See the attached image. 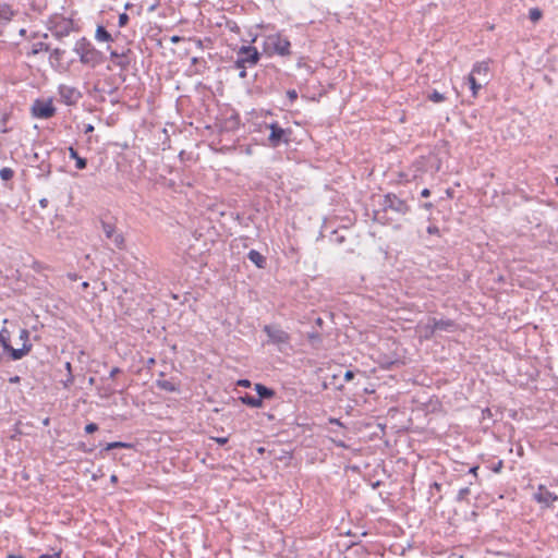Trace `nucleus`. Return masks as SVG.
Instances as JSON below:
<instances>
[{
	"label": "nucleus",
	"mask_w": 558,
	"mask_h": 558,
	"mask_svg": "<svg viewBox=\"0 0 558 558\" xmlns=\"http://www.w3.org/2000/svg\"><path fill=\"white\" fill-rule=\"evenodd\" d=\"M94 131V125L92 124H86L85 128H84V133L85 134H88V133H92Z\"/></svg>",
	"instance_id": "obj_44"
},
{
	"label": "nucleus",
	"mask_w": 558,
	"mask_h": 558,
	"mask_svg": "<svg viewBox=\"0 0 558 558\" xmlns=\"http://www.w3.org/2000/svg\"><path fill=\"white\" fill-rule=\"evenodd\" d=\"M427 232L429 234H438L439 233V229H438L437 226L432 225V226L427 227Z\"/></svg>",
	"instance_id": "obj_41"
},
{
	"label": "nucleus",
	"mask_w": 558,
	"mask_h": 558,
	"mask_svg": "<svg viewBox=\"0 0 558 558\" xmlns=\"http://www.w3.org/2000/svg\"><path fill=\"white\" fill-rule=\"evenodd\" d=\"M227 27H228L231 32H233V33H236V34H239V33H240V26H239V25H238V23H236V22H234V21H228V22H227Z\"/></svg>",
	"instance_id": "obj_34"
},
{
	"label": "nucleus",
	"mask_w": 558,
	"mask_h": 558,
	"mask_svg": "<svg viewBox=\"0 0 558 558\" xmlns=\"http://www.w3.org/2000/svg\"><path fill=\"white\" fill-rule=\"evenodd\" d=\"M534 499L545 507H551L558 500V496L549 492L544 485H539L534 494Z\"/></svg>",
	"instance_id": "obj_12"
},
{
	"label": "nucleus",
	"mask_w": 558,
	"mask_h": 558,
	"mask_svg": "<svg viewBox=\"0 0 558 558\" xmlns=\"http://www.w3.org/2000/svg\"><path fill=\"white\" fill-rule=\"evenodd\" d=\"M14 175V171L11 169V168H2L0 170V178L3 180V181H9L13 178Z\"/></svg>",
	"instance_id": "obj_28"
},
{
	"label": "nucleus",
	"mask_w": 558,
	"mask_h": 558,
	"mask_svg": "<svg viewBox=\"0 0 558 558\" xmlns=\"http://www.w3.org/2000/svg\"><path fill=\"white\" fill-rule=\"evenodd\" d=\"M14 16V11L9 4H0V19L4 21H11Z\"/></svg>",
	"instance_id": "obj_23"
},
{
	"label": "nucleus",
	"mask_w": 558,
	"mask_h": 558,
	"mask_svg": "<svg viewBox=\"0 0 558 558\" xmlns=\"http://www.w3.org/2000/svg\"><path fill=\"white\" fill-rule=\"evenodd\" d=\"M255 390L258 395V398L263 401L264 399H271L275 396V390L266 387L263 384H255Z\"/></svg>",
	"instance_id": "obj_18"
},
{
	"label": "nucleus",
	"mask_w": 558,
	"mask_h": 558,
	"mask_svg": "<svg viewBox=\"0 0 558 558\" xmlns=\"http://www.w3.org/2000/svg\"><path fill=\"white\" fill-rule=\"evenodd\" d=\"M98 430V425L96 423H89L85 426V432L87 434H92Z\"/></svg>",
	"instance_id": "obj_35"
},
{
	"label": "nucleus",
	"mask_w": 558,
	"mask_h": 558,
	"mask_svg": "<svg viewBox=\"0 0 558 558\" xmlns=\"http://www.w3.org/2000/svg\"><path fill=\"white\" fill-rule=\"evenodd\" d=\"M260 54L253 46H242L236 52L235 68L246 69L258 63Z\"/></svg>",
	"instance_id": "obj_4"
},
{
	"label": "nucleus",
	"mask_w": 558,
	"mask_h": 558,
	"mask_svg": "<svg viewBox=\"0 0 558 558\" xmlns=\"http://www.w3.org/2000/svg\"><path fill=\"white\" fill-rule=\"evenodd\" d=\"M427 98H428L430 101L436 102V104H437V102H442V101L446 99L445 95H444V94H441V93H439V92H437V90H433V92L427 96Z\"/></svg>",
	"instance_id": "obj_26"
},
{
	"label": "nucleus",
	"mask_w": 558,
	"mask_h": 558,
	"mask_svg": "<svg viewBox=\"0 0 558 558\" xmlns=\"http://www.w3.org/2000/svg\"><path fill=\"white\" fill-rule=\"evenodd\" d=\"M69 155L70 158L75 160L76 169L83 170L87 167V160L83 157H80L77 151L72 146L69 147Z\"/></svg>",
	"instance_id": "obj_20"
},
{
	"label": "nucleus",
	"mask_w": 558,
	"mask_h": 558,
	"mask_svg": "<svg viewBox=\"0 0 558 558\" xmlns=\"http://www.w3.org/2000/svg\"><path fill=\"white\" fill-rule=\"evenodd\" d=\"M120 373H121V369L119 367H113L109 373V378H114Z\"/></svg>",
	"instance_id": "obj_42"
},
{
	"label": "nucleus",
	"mask_w": 558,
	"mask_h": 558,
	"mask_svg": "<svg viewBox=\"0 0 558 558\" xmlns=\"http://www.w3.org/2000/svg\"><path fill=\"white\" fill-rule=\"evenodd\" d=\"M252 383L248 379H239L236 381V386L248 388L251 387Z\"/></svg>",
	"instance_id": "obj_36"
},
{
	"label": "nucleus",
	"mask_w": 558,
	"mask_h": 558,
	"mask_svg": "<svg viewBox=\"0 0 558 558\" xmlns=\"http://www.w3.org/2000/svg\"><path fill=\"white\" fill-rule=\"evenodd\" d=\"M110 481L112 483H117L118 482V476L117 475H111Z\"/></svg>",
	"instance_id": "obj_55"
},
{
	"label": "nucleus",
	"mask_w": 558,
	"mask_h": 558,
	"mask_svg": "<svg viewBox=\"0 0 558 558\" xmlns=\"http://www.w3.org/2000/svg\"><path fill=\"white\" fill-rule=\"evenodd\" d=\"M64 367H65V369H66L68 374H72V365H71V363H70V362H66V363L64 364Z\"/></svg>",
	"instance_id": "obj_49"
},
{
	"label": "nucleus",
	"mask_w": 558,
	"mask_h": 558,
	"mask_svg": "<svg viewBox=\"0 0 558 558\" xmlns=\"http://www.w3.org/2000/svg\"><path fill=\"white\" fill-rule=\"evenodd\" d=\"M20 339L23 341V344H31L29 343V331L25 328L20 330Z\"/></svg>",
	"instance_id": "obj_31"
},
{
	"label": "nucleus",
	"mask_w": 558,
	"mask_h": 558,
	"mask_svg": "<svg viewBox=\"0 0 558 558\" xmlns=\"http://www.w3.org/2000/svg\"><path fill=\"white\" fill-rule=\"evenodd\" d=\"M246 76V71L245 69H242V71L240 72V77H245Z\"/></svg>",
	"instance_id": "obj_56"
},
{
	"label": "nucleus",
	"mask_w": 558,
	"mask_h": 558,
	"mask_svg": "<svg viewBox=\"0 0 558 558\" xmlns=\"http://www.w3.org/2000/svg\"><path fill=\"white\" fill-rule=\"evenodd\" d=\"M129 20H130V17L126 13H121L119 15V22H118L119 27H124L129 23Z\"/></svg>",
	"instance_id": "obj_32"
},
{
	"label": "nucleus",
	"mask_w": 558,
	"mask_h": 558,
	"mask_svg": "<svg viewBox=\"0 0 558 558\" xmlns=\"http://www.w3.org/2000/svg\"><path fill=\"white\" fill-rule=\"evenodd\" d=\"M263 330L267 335L269 342L274 344H288L290 341L289 333L278 326L266 325Z\"/></svg>",
	"instance_id": "obj_9"
},
{
	"label": "nucleus",
	"mask_w": 558,
	"mask_h": 558,
	"mask_svg": "<svg viewBox=\"0 0 558 558\" xmlns=\"http://www.w3.org/2000/svg\"><path fill=\"white\" fill-rule=\"evenodd\" d=\"M269 130L268 145L272 148L280 146L282 143L289 142L291 131L289 129H282L277 122H272L266 125Z\"/></svg>",
	"instance_id": "obj_5"
},
{
	"label": "nucleus",
	"mask_w": 558,
	"mask_h": 558,
	"mask_svg": "<svg viewBox=\"0 0 558 558\" xmlns=\"http://www.w3.org/2000/svg\"><path fill=\"white\" fill-rule=\"evenodd\" d=\"M74 52L78 54L81 63L95 68L104 61V54L97 50L92 43L82 37L74 46Z\"/></svg>",
	"instance_id": "obj_1"
},
{
	"label": "nucleus",
	"mask_w": 558,
	"mask_h": 558,
	"mask_svg": "<svg viewBox=\"0 0 558 558\" xmlns=\"http://www.w3.org/2000/svg\"><path fill=\"white\" fill-rule=\"evenodd\" d=\"M33 116L38 119H49L54 116L56 108L51 100L37 99L32 106Z\"/></svg>",
	"instance_id": "obj_8"
},
{
	"label": "nucleus",
	"mask_w": 558,
	"mask_h": 558,
	"mask_svg": "<svg viewBox=\"0 0 558 558\" xmlns=\"http://www.w3.org/2000/svg\"><path fill=\"white\" fill-rule=\"evenodd\" d=\"M430 487H432V488H435V489H437V490H440L441 485H440L439 483H437V482H434V483L432 484V486H430Z\"/></svg>",
	"instance_id": "obj_52"
},
{
	"label": "nucleus",
	"mask_w": 558,
	"mask_h": 558,
	"mask_svg": "<svg viewBox=\"0 0 558 558\" xmlns=\"http://www.w3.org/2000/svg\"><path fill=\"white\" fill-rule=\"evenodd\" d=\"M197 62H198V58L197 57L192 58V63L193 64H196Z\"/></svg>",
	"instance_id": "obj_59"
},
{
	"label": "nucleus",
	"mask_w": 558,
	"mask_h": 558,
	"mask_svg": "<svg viewBox=\"0 0 558 558\" xmlns=\"http://www.w3.org/2000/svg\"><path fill=\"white\" fill-rule=\"evenodd\" d=\"M108 50H110V59L114 63V65L119 66L121 70H128L131 63V60L129 58L130 49L118 52L117 50L110 49L108 47Z\"/></svg>",
	"instance_id": "obj_13"
},
{
	"label": "nucleus",
	"mask_w": 558,
	"mask_h": 558,
	"mask_svg": "<svg viewBox=\"0 0 558 558\" xmlns=\"http://www.w3.org/2000/svg\"><path fill=\"white\" fill-rule=\"evenodd\" d=\"M9 381H10L11 384H19V383L21 381V377H20V376H17V375H16V376H13V377H11V378L9 379Z\"/></svg>",
	"instance_id": "obj_45"
},
{
	"label": "nucleus",
	"mask_w": 558,
	"mask_h": 558,
	"mask_svg": "<svg viewBox=\"0 0 558 558\" xmlns=\"http://www.w3.org/2000/svg\"><path fill=\"white\" fill-rule=\"evenodd\" d=\"M7 558H25V557H24V556H22V555L9 554V555L7 556Z\"/></svg>",
	"instance_id": "obj_53"
},
{
	"label": "nucleus",
	"mask_w": 558,
	"mask_h": 558,
	"mask_svg": "<svg viewBox=\"0 0 558 558\" xmlns=\"http://www.w3.org/2000/svg\"><path fill=\"white\" fill-rule=\"evenodd\" d=\"M247 257L258 268H264L266 265V258L256 250H251L247 254Z\"/></svg>",
	"instance_id": "obj_16"
},
{
	"label": "nucleus",
	"mask_w": 558,
	"mask_h": 558,
	"mask_svg": "<svg viewBox=\"0 0 558 558\" xmlns=\"http://www.w3.org/2000/svg\"><path fill=\"white\" fill-rule=\"evenodd\" d=\"M383 207H384V210H393L400 215H405L410 211V206L408 205V203L401 198H399L397 195L395 194H387L385 195L384 197V202H383Z\"/></svg>",
	"instance_id": "obj_6"
},
{
	"label": "nucleus",
	"mask_w": 558,
	"mask_h": 558,
	"mask_svg": "<svg viewBox=\"0 0 558 558\" xmlns=\"http://www.w3.org/2000/svg\"><path fill=\"white\" fill-rule=\"evenodd\" d=\"M60 557H61V551H56L52 554L40 555L38 558H60Z\"/></svg>",
	"instance_id": "obj_37"
},
{
	"label": "nucleus",
	"mask_w": 558,
	"mask_h": 558,
	"mask_svg": "<svg viewBox=\"0 0 558 558\" xmlns=\"http://www.w3.org/2000/svg\"><path fill=\"white\" fill-rule=\"evenodd\" d=\"M50 50V47L48 44L46 43H43V41H38V43H35L33 44L32 46V51L29 54H38L40 52H48Z\"/></svg>",
	"instance_id": "obj_24"
},
{
	"label": "nucleus",
	"mask_w": 558,
	"mask_h": 558,
	"mask_svg": "<svg viewBox=\"0 0 558 558\" xmlns=\"http://www.w3.org/2000/svg\"><path fill=\"white\" fill-rule=\"evenodd\" d=\"M477 470H478V466H473L470 469L469 473L473 474L474 476H477Z\"/></svg>",
	"instance_id": "obj_51"
},
{
	"label": "nucleus",
	"mask_w": 558,
	"mask_h": 558,
	"mask_svg": "<svg viewBox=\"0 0 558 558\" xmlns=\"http://www.w3.org/2000/svg\"><path fill=\"white\" fill-rule=\"evenodd\" d=\"M488 72H489V62L488 61H480L473 65L471 74H473L475 76L476 75L483 76L484 83H487Z\"/></svg>",
	"instance_id": "obj_15"
},
{
	"label": "nucleus",
	"mask_w": 558,
	"mask_h": 558,
	"mask_svg": "<svg viewBox=\"0 0 558 558\" xmlns=\"http://www.w3.org/2000/svg\"><path fill=\"white\" fill-rule=\"evenodd\" d=\"M64 54V50L60 49V48H56L51 51L50 53V59L52 61H57L59 62L61 59H62V56Z\"/></svg>",
	"instance_id": "obj_30"
},
{
	"label": "nucleus",
	"mask_w": 558,
	"mask_h": 558,
	"mask_svg": "<svg viewBox=\"0 0 558 558\" xmlns=\"http://www.w3.org/2000/svg\"><path fill=\"white\" fill-rule=\"evenodd\" d=\"M181 40H182V37H180V36H178V35H174V36L170 37V41H171L172 44H178V43H180Z\"/></svg>",
	"instance_id": "obj_43"
},
{
	"label": "nucleus",
	"mask_w": 558,
	"mask_h": 558,
	"mask_svg": "<svg viewBox=\"0 0 558 558\" xmlns=\"http://www.w3.org/2000/svg\"><path fill=\"white\" fill-rule=\"evenodd\" d=\"M74 383V376L73 374H68L66 375V378L64 380H62V385L64 388H70Z\"/></svg>",
	"instance_id": "obj_33"
},
{
	"label": "nucleus",
	"mask_w": 558,
	"mask_h": 558,
	"mask_svg": "<svg viewBox=\"0 0 558 558\" xmlns=\"http://www.w3.org/2000/svg\"><path fill=\"white\" fill-rule=\"evenodd\" d=\"M287 96L289 97V99H290L291 101H294V100H296V98H298V93H296V90H295V89H289V90L287 92Z\"/></svg>",
	"instance_id": "obj_39"
},
{
	"label": "nucleus",
	"mask_w": 558,
	"mask_h": 558,
	"mask_svg": "<svg viewBox=\"0 0 558 558\" xmlns=\"http://www.w3.org/2000/svg\"><path fill=\"white\" fill-rule=\"evenodd\" d=\"M470 493H471L470 487H463V488L459 489L458 495H457V500L458 501L466 500Z\"/></svg>",
	"instance_id": "obj_29"
},
{
	"label": "nucleus",
	"mask_w": 558,
	"mask_h": 558,
	"mask_svg": "<svg viewBox=\"0 0 558 558\" xmlns=\"http://www.w3.org/2000/svg\"><path fill=\"white\" fill-rule=\"evenodd\" d=\"M39 205L41 208H46L48 206V199H46V198L40 199Z\"/></svg>",
	"instance_id": "obj_48"
},
{
	"label": "nucleus",
	"mask_w": 558,
	"mask_h": 558,
	"mask_svg": "<svg viewBox=\"0 0 558 558\" xmlns=\"http://www.w3.org/2000/svg\"><path fill=\"white\" fill-rule=\"evenodd\" d=\"M468 83H469L470 88L472 90V95L474 97H476L478 92H480V89L483 87V84L477 82L476 76L471 74V73L468 76Z\"/></svg>",
	"instance_id": "obj_22"
},
{
	"label": "nucleus",
	"mask_w": 558,
	"mask_h": 558,
	"mask_svg": "<svg viewBox=\"0 0 558 558\" xmlns=\"http://www.w3.org/2000/svg\"><path fill=\"white\" fill-rule=\"evenodd\" d=\"M354 376H355L354 372L349 369V371H347L344 373L343 378H344L345 381H350V380H352L354 378Z\"/></svg>",
	"instance_id": "obj_40"
},
{
	"label": "nucleus",
	"mask_w": 558,
	"mask_h": 558,
	"mask_svg": "<svg viewBox=\"0 0 558 558\" xmlns=\"http://www.w3.org/2000/svg\"><path fill=\"white\" fill-rule=\"evenodd\" d=\"M427 328L430 329L432 335L436 331L453 332L457 329V324L452 319H437L433 317L429 319Z\"/></svg>",
	"instance_id": "obj_11"
},
{
	"label": "nucleus",
	"mask_w": 558,
	"mask_h": 558,
	"mask_svg": "<svg viewBox=\"0 0 558 558\" xmlns=\"http://www.w3.org/2000/svg\"><path fill=\"white\" fill-rule=\"evenodd\" d=\"M430 195V191L428 189H423L421 192L422 197H428Z\"/></svg>",
	"instance_id": "obj_47"
},
{
	"label": "nucleus",
	"mask_w": 558,
	"mask_h": 558,
	"mask_svg": "<svg viewBox=\"0 0 558 558\" xmlns=\"http://www.w3.org/2000/svg\"><path fill=\"white\" fill-rule=\"evenodd\" d=\"M156 386L159 389L168 391V392H178L179 391V386L175 383H173L172 380H168V379H158L156 381Z\"/></svg>",
	"instance_id": "obj_17"
},
{
	"label": "nucleus",
	"mask_w": 558,
	"mask_h": 558,
	"mask_svg": "<svg viewBox=\"0 0 558 558\" xmlns=\"http://www.w3.org/2000/svg\"><path fill=\"white\" fill-rule=\"evenodd\" d=\"M194 41L198 48H203V41L201 39H195Z\"/></svg>",
	"instance_id": "obj_54"
},
{
	"label": "nucleus",
	"mask_w": 558,
	"mask_h": 558,
	"mask_svg": "<svg viewBox=\"0 0 558 558\" xmlns=\"http://www.w3.org/2000/svg\"><path fill=\"white\" fill-rule=\"evenodd\" d=\"M542 16H543V13H542V11L538 8L530 9V11H529V19L532 22H534V23L538 22L542 19Z\"/></svg>",
	"instance_id": "obj_25"
},
{
	"label": "nucleus",
	"mask_w": 558,
	"mask_h": 558,
	"mask_svg": "<svg viewBox=\"0 0 558 558\" xmlns=\"http://www.w3.org/2000/svg\"><path fill=\"white\" fill-rule=\"evenodd\" d=\"M343 240H344V238H343V236H337V238H336V241H337V242H339V243L343 242Z\"/></svg>",
	"instance_id": "obj_58"
},
{
	"label": "nucleus",
	"mask_w": 558,
	"mask_h": 558,
	"mask_svg": "<svg viewBox=\"0 0 558 558\" xmlns=\"http://www.w3.org/2000/svg\"><path fill=\"white\" fill-rule=\"evenodd\" d=\"M130 447H131L130 444L122 442V441H113V442L107 444V446L105 447V450L109 451V450H112L116 448H130Z\"/></svg>",
	"instance_id": "obj_27"
},
{
	"label": "nucleus",
	"mask_w": 558,
	"mask_h": 558,
	"mask_svg": "<svg viewBox=\"0 0 558 558\" xmlns=\"http://www.w3.org/2000/svg\"><path fill=\"white\" fill-rule=\"evenodd\" d=\"M60 99L66 106H75L82 98V93L69 85L61 84L58 88Z\"/></svg>",
	"instance_id": "obj_10"
},
{
	"label": "nucleus",
	"mask_w": 558,
	"mask_h": 558,
	"mask_svg": "<svg viewBox=\"0 0 558 558\" xmlns=\"http://www.w3.org/2000/svg\"><path fill=\"white\" fill-rule=\"evenodd\" d=\"M504 466L502 460H499L494 466H492V471L494 473H499Z\"/></svg>",
	"instance_id": "obj_38"
},
{
	"label": "nucleus",
	"mask_w": 558,
	"mask_h": 558,
	"mask_svg": "<svg viewBox=\"0 0 558 558\" xmlns=\"http://www.w3.org/2000/svg\"><path fill=\"white\" fill-rule=\"evenodd\" d=\"M147 364H148V365H154V364H155V359H154V357H150V359L147 361Z\"/></svg>",
	"instance_id": "obj_57"
},
{
	"label": "nucleus",
	"mask_w": 558,
	"mask_h": 558,
	"mask_svg": "<svg viewBox=\"0 0 558 558\" xmlns=\"http://www.w3.org/2000/svg\"><path fill=\"white\" fill-rule=\"evenodd\" d=\"M95 39L97 41H112L111 34L101 25H98L95 33Z\"/></svg>",
	"instance_id": "obj_21"
},
{
	"label": "nucleus",
	"mask_w": 558,
	"mask_h": 558,
	"mask_svg": "<svg viewBox=\"0 0 558 558\" xmlns=\"http://www.w3.org/2000/svg\"><path fill=\"white\" fill-rule=\"evenodd\" d=\"M0 345L3 351L7 352L12 361H17L26 356L31 351L32 344H23L20 349H14L10 343V332L7 328H2L0 331Z\"/></svg>",
	"instance_id": "obj_3"
},
{
	"label": "nucleus",
	"mask_w": 558,
	"mask_h": 558,
	"mask_svg": "<svg viewBox=\"0 0 558 558\" xmlns=\"http://www.w3.org/2000/svg\"><path fill=\"white\" fill-rule=\"evenodd\" d=\"M216 441L219 445H226L228 442V438L227 437H219V438H216Z\"/></svg>",
	"instance_id": "obj_46"
},
{
	"label": "nucleus",
	"mask_w": 558,
	"mask_h": 558,
	"mask_svg": "<svg viewBox=\"0 0 558 558\" xmlns=\"http://www.w3.org/2000/svg\"><path fill=\"white\" fill-rule=\"evenodd\" d=\"M264 51L269 56L289 57L292 53L291 43L280 33L270 34L265 37Z\"/></svg>",
	"instance_id": "obj_2"
},
{
	"label": "nucleus",
	"mask_w": 558,
	"mask_h": 558,
	"mask_svg": "<svg viewBox=\"0 0 558 558\" xmlns=\"http://www.w3.org/2000/svg\"><path fill=\"white\" fill-rule=\"evenodd\" d=\"M422 207H423L424 209L429 210V209H432V208L434 207V205H433V203H424V204L422 205Z\"/></svg>",
	"instance_id": "obj_50"
},
{
	"label": "nucleus",
	"mask_w": 558,
	"mask_h": 558,
	"mask_svg": "<svg viewBox=\"0 0 558 558\" xmlns=\"http://www.w3.org/2000/svg\"><path fill=\"white\" fill-rule=\"evenodd\" d=\"M240 401L251 408H262L263 401L258 397L251 396L248 393L240 397Z\"/></svg>",
	"instance_id": "obj_19"
},
{
	"label": "nucleus",
	"mask_w": 558,
	"mask_h": 558,
	"mask_svg": "<svg viewBox=\"0 0 558 558\" xmlns=\"http://www.w3.org/2000/svg\"><path fill=\"white\" fill-rule=\"evenodd\" d=\"M100 223L106 238L111 240L117 248L122 250L125 244L124 236L121 232L117 231L114 223L106 220H101Z\"/></svg>",
	"instance_id": "obj_7"
},
{
	"label": "nucleus",
	"mask_w": 558,
	"mask_h": 558,
	"mask_svg": "<svg viewBox=\"0 0 558 558\" xmlns=\"http://www.w3.org/2000/svg\"><path fill=\"white\" fill-rule=\"evenodd\" d=\"M72 29H73L72 21H62L54 26L52 34H53V36H56L57 38L60 39L65 36H69V34L72 32Z\"/></svg>",
	"instance_id": "obj_14"
}]
</instances>
